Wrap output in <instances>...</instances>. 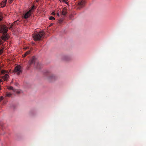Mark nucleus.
Returning <instances> with one entry per match:
<instances>
[{
    "label": "nucleus",
    "instance_id": "a211bd4d",
    "mask_svg": "<svg viewBox=\"0 0 146 146\" xmlns=\"http://www.w3.org/2000/svg\"><path fill=\"white\" fill-rule=\"evenodd\" d=\"M50 79H53V78H54V76L53 75L51 76H50Z\"/></svg>",
    "mask_w": 146,
    "mask_h": 146
},
{
    "label": "nucleus",
    "instance_id": "9b49d317",
    "mask_svg": "<svg viewBox=\"0 0 146 146\" xmlns=\"http://www.w3.org/2000/svg\"><path fill=\"white\" fill-rule=\"evenodd\" d=\"M49 19L50 20H55V19L54 17L52 16H50V17H49Z\"/></svg>",
    "mask_w": 146,
    "mask_h": 146
},
{
    "label": "nucleus",
    "instance_id": "20e7f679",
    "mask_svg": "<svg viewBox=\"0 0 146 146\" xmlns=\"http://www.w3.org/2000/svg\"><path fill=\"white\" fill-rule=\"evenodd\" d=\"M36 59L35 56H33L32 59L29 61V64L30 65L35 63Z\"/></svg>",
    "mask_w": 146,
    "mask_h": 146
},
{
    "label": "nucleus",
    "instance_id": "dca6fc26",
    "mask_svg": "<svg viewBox=\"0 0 146 146\" xmlns=\"http://www.w3.org/2000/svg\"><path fill=\"white\" fill-rule=\"evenodd\" d=\"M35 7L34 6H34H33L32 7L31 9H30V10H31V12L32 11V10H33V9H34Z\"/></svg>",
    "mask_w": 146,
    "mask_h": 146
},
{
    "label": "nucleus",
    "instance_id": "f03ea898",
    "mask_svg": "<svg viewBox=\"0 0 146 146\" xmlns=\"http://www.w3.org/2000/svg\"><path fill=\"white\" fill-rule=\"evenodd\" d=\"M44 35L43 32L35 33L33 35V39L35 41H40L43 38Z\"/></svg>",
    "mask_w": 146,
    "mask_h": 146
},
{
    "label": "nucleus",
    "instance_id": "7ed1b4c3",
    "mask_svg": "<svg viewBox=\"0 0 146 146\" xmlns=\"http://www.w3.org/2000/svg\"><path fill=\"white\" fill-rule=\"evenodd\" d=\"M85 4V2L84 1L82 0L80 1L78 3V8L79 9H80L84 6Z\"/></svg>",
    "mask_w": 146,
    "mask_h": 146
},
{
    "label": "nucleus",
    "instance_id": "bb28decb",
    "mask_svg": "<svg viewBox=\"0 0 146 146\" xmlns=\"http://www.w3.org/2000/svg\"><path fill=\"white\" fill-rule=\"evenodd\" d=\"M57 15L58 16H59V15H59V14L58 13H57Z\"/></svg>",
    "mask_w": 146,
    "mask_h": 146
},
{
    "label": "nucleus",
    "instance_id": "412c9836",
    "mask_svg": "<svg viewBox=\"0 0 146 146\" xmlns=\"http://www.w3.org/2000/svg\"><path fill=\"white\" fill-rule=\"evenodd\" d=\"M3 126V123L2 122H1L0 123V127L1 126V127H2Z\"/></svg>",
    "mask_w": 146,
    "mask_h": 146
},
{
    "label": "nucleus",
    "instance_id": "f3484780",
    "mask_svg": "<svg viewBox=\"0 0 146 146\" xmlns=\"http://www.w3.org/2000/svg\"><path fill=\"white\" fill-rule=\"evenodd\" d=\"M3 99V97H1L0 98V102L2 101Z\"/></svg>",
    "mask_w": 146,
    "mask_h": 146
},
{
    "label": "nucleus",
    "instance_id": "5701e85b",
    "mask_svg": "<svg viewBox=\"0 0 146 146\" xmlns=\"http://www.w3.org/2000/svg\"><path fill=\"white\" fill-rule=\"evenodd\" d=\"M25 56H26L25 55V54L23 55L22 56V57L23 58H25Z\"/></svg>",
    "mask_w": 146,
    "mask_h": 146
},
{
    "label": "nucleus",
    "instance_id": "4468645a",
    "mask_svg": "<svg viewBox=\"0 0 146 146\" xmlns=\"http://www.w3.org/2000/svg\"><path fill=\"white\" fill-rule=\"evenodd\" d=\"M30 51H28L27 52H26L25 53L26 54L28 55V54H30Z\"/></svg>",
    "mask_w": 146,
    "mask_h": 146
},
{
    "label": "nucleus",
    "instance_id": "aec40b11",
    "mask_svg": "<svg viewBox=\"0 0 146 146\" xmlns=\"http://www.w3.org/2000/svg\"><path fill=\"white\" fill-rule=\"evenodd\" d=\"M65 58L64 59V60H67V58L68 57L67 56H65Z\"/></svg>",
    "mask_w": 146,
    "mask_h": 146
},
{
    "label": "nucleus",
    "instance_id": "2eb2a0df",
    "mask_svg": "<svg viewBox=\"0 0 146 146\" xmlns=\"http://www.w3.org/2000/svg\"><path fill=\"white\" fill-rule=\"evenodd\" d=\"M4 42H3L2 40H0V44H3Z\"/></svg>",
    "mask_w": 146,
    "mask_h": 146
},
{
    "label": "nucleus",
    "instance_id": "0eeeda50",
    "mask_svg": "<svg viewBox=\"0 0 146 146\" xmlns=\"http://www.w3.org/2000/svg\"><path fill=\"white\" fill-rule=\"evenodd\" d=\"M67 13L66 11H62V15L65 16Z\"/></svg>",
    "mask_w": 146,
    "mask_h": 146
},
{
    "label": "nucleus",
    "instance_id": "f257e3e1",
    "mask_svg": "<svg viewBox=\"0 0 146 146\" xmlns=\"http://www.w3.org/2000/svg\"><path fill=\"white\" fill-rule=\"evenodd\" d=\"M8 31L7 26L4 25H0V33H3L1 38L2 40L5 41L8 39L9 35L7 34Z\"/></svg>",
    "mask_w": 146,
    "mask_h": 146
},
{
    "label": "nucleus",
    "instance_id": "b1692460",
    "mask_svg": "<svg viewBox=\"0 0 146 146\" xmlns=\"http://www.w3.org/2000/svg\"><path fill=\"white\" fill-rule=\"evenodd\" d=\"M52 14L53 15H55V13L54 12H52Z\"/></svg>",
    "mask_w": 146,
    "mask_h": 146
},
{
    "label": "nucleus",
    "instance_id": "39448f33",
    "mask_svg": "<svg viewBox=\"0 0 146 146\" xmlns=\"http://www.w3.org/2000/svg\"><path fill=\"white\" fill-rule=\"evenodd\" d=\"M31 10H29L24 15V17L25 19H27L31 15Z\"/></svg>",
    "mask_w": 146,
    "mask_h": 146
},
{
    "label": "nucleus",
    "instance_id": "a878e982",
    "mask_svg": "<svg viewBox=\"0 0 146 146\" xmlns=\"http://www.w3.org/2000/svg\"><path fill=\"white\" fill-rule=\"evenodd\" d=\"M53 25V23H51V24H50V26H52Z\"/></svg>",
    "mask_w": 146,
    "mask_h": 146
},
{
    "label": "nucleus",
    "instance_id": "ddd939ff",
    "mask_svg": "<svg viewBox=\"0 0 146 146\" xmlns=\"http://www.w3.org/2000/svg\"><path fill=\"white\" fill-rule=\"evenodd\" d=\"M3 19V17L2 15L0 14V21H2Z\"/></svg>",
    "mask_w": 146,
    "mask_h": 146
},
{
    "label": "nucleus",
    "instance_id": "4be33fe9",
    "mask_svg": "<svg viewBox=\"0 0 146 146\" xmlns=\"http://www.w3.org/2000/svg\"><path fill=\"white\" fill-rule=\"evenodd\" d=\"M68 1V0H63V1L65 2L66 3H67V1Z\"/></svg>",
    "mask_w": 146,
    "mask_h": 146
},
{
    "label": "nucleus",
    "instance_id": "9d476101",
    "mask_svg": "<svg viewBox=\"0 0 146 146\" xmlns=\"http://www.w3.org/2000/svg\"><path fill=\"white\" fill-rule=\"evenodd\" d=\"M6 95L8 97H10L11 95H12V94L10 93H7L6 94Z\"/></svg>",
    "mask_w": 146,
    "mask_h": 146
},
{
    "label": "nucleus",
    "instance_id": "cd10ccee",
    "mask_svg": "<svg viewBox=\"0 0 146 146\" xmlns=\"http://www.w3.org/2000/svg\"><path fill=\"white\" fill-rule=\"evenodd\" d=\"M24 54H25V55L26 56L27 55V54H25V53Z\"/></svg>",
    "mask_w": 146,
    "mask_h": 146
},
{
    "label": "nucleus",
    "instance_id": "6e6552de",
    "mask_svg": "<svg viewBox=\"0 0 146 146\" xmlns=\"http://www.w3.org/2000/svg\"><path fill=\"white\" fill-rule=\"evenodd\" d=\"M4 49V47L3 46H2V48L1 49H0V54H2Z\"/></svg>",
    "mask_w": 146,
    "mask_h": 146
},
{
    "label": "nucleus",
    "instance_id": "6ab92c4d",
    "mask_svg": "<svg viewBox=\"0 0 146 146\" xmlns=\"http://www.w3.org/2000/svg\"><path fill=\"white\" fill-rule=\"evenodd\" d=\"M13 0H9V3H11Z\"/></svg>",
    "mask_w": 146,
    "mask_h": 146
},
{
    "label": "nucleus",
    "instance_id": "1a4fd4ad",
    "mask_svg": "<svg viewBox=\"0 0 146 146\" xmlns=\"http://www.w3.org/2000/svg\"><path fill=\"white\" fill-rule=\"evenodd\" d=\"M15 21V22H14L13 24H11V26H10V29H11L13 27V25L15 24V23H16L17 24H18V23H17V21Z\"/></svg>",
    "mask_w": 146,
    "mask_h": 146
},
{
    "label": "nucleus",
    "instance_id": "f8f14e48",
    "mask_svg": "<svg viewBox=\"0 0 146 146\" xmlns=\"http://www.w3.org/2000/svg\"><path fill=\"white\" fill-rule=\"evenodd\" d=\"M9 90H13V88L12 86H8L7 88Z\"/></svg>",
    "mask_w": 146,
    "mask_h": 146
},
{
    "label": "nucleus",
    "instance_id": "423d86ee",
    "mask_svg": "<svg viewBox=\"0 0 146 146\" xmlns=\"http://www.w3.org/2000/svg\"><path fill=\"white\" fill-rule=\"evenodd\" d=\"M7 1V0H3L2 2L1 3L2 7H4L5 6Z\"/></svg>",
    "mask_w": 146,
    "mask_h": 146
},
{
    "label": "nucleus",
    "instance_id": "393cba45",
    "mask_svg": "<svg viewBox=\"0 0 146 146\" xmlns=\"http://www.w3.org/2000/svg\"><path fill=\"white\" fill-rule=\"evenodd\" d=\"M62 20H59V22L60 23H61L62 22Z\"/></svg>",
    "mask_w": 146,
    "mask_h": 146
}]
</instances>
